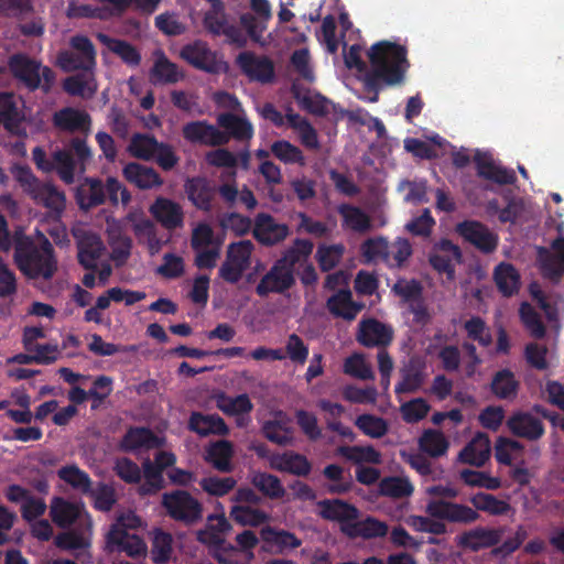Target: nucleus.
<instances>
[{"mask_svg": "<svg viewBox=\"0 0 564 564\" xmlns=\"http://www.w3.org/2000/svg\"><path fill=\"white\" fill-rule=\"evenodd\" d=\"M518 270L508 262L499 263L494 270V281L498 291L506 297L518 293L521 282Z\"/></svg>", "mask_w": 564, "mask_h": 564, "instance_id": "42", "label": "nucleus"}, {"mask_svg": "<svg viewBox=\"0 0 564 564\" xmlns=\"http://www.w3.org/2000/svg\"><path fill=\"white\" fill-rule=\"evenodd\" d=\"M357 340L367 348H386L393 339V330L377 318L370 317L359 322Z\"/></svg>", "mask_w": 564, "mask_h": 564, "instance_id": "18", "label": "nucleus"}, {"mask_svg": "<svg viewBox=\"0 0 564 564\" xmlns=\"http://www.w3.org/2000/svg\"><path fill=\"white\" fill-rule=\"evenodd\" d=\"M236 64L250 82L271 84L275 79V66L267 55H258L251 51L238 54Z\"/></svg>", "mask_w": 564, "mask_h": 564, "instance_id": "12", "label": "nucleus"}, {"mask_svg": "<svg viewBox=\"0 0 564 564\" xmlns=\"http://www.w3.org/2000/svg\"><path fill=\"white\" fill-rule=\"evenodd\" d=\"M469 501L477 512L484 511L491 516H503L511 509V506L507 501L500 500L491 494L481 491L471 496Z\"/></svg>", "mask_w": 564, "mask_h": 564, "instance_id": "53", "label": "nucleus"}, {"mask_svg": "<svg viewBox=\"0 0 564 564\" xmlns=\"http://www.w3.org/2000/svg\"><path fill=\"white\" fill-rule=\"evenodd\" d=\"M77 258L86 270H96L97 261L105 249L101 239L95 234H85L77 241Z\"/></svg>", "mask_w": 564, "mask_h": 564, "instance_id": "33", "label": "nucleus"}, {"mask_svg": "<svg viewBox=\"0 0 564 564\" xmlns=\"http://www.w3.org/2000/svg\"><path fill=\"white\" fill-rule=\"evenodd\" d=\"M57 476L74 490L83 495L93 494V480L90 476L76 464L63 466L57 470Z\"/></svg>", "mask_w": 564, "mask_h": 564, "instance_id": "48", "label": "nucleus"}, {"mask_svg": "<svg viewBox=\"0 0 564 564\" xmlns=\"http://www.w3.org/2000/svg\"><path fill=\"white\" fill-rule=\"evenodd\" d=\"M355 425L365 435L372 438H381L389 430L388 423L383 417L367 413L358 415Z\"/></svg>", "mask_w": 564, "mask_h": 564, "instance_id": "63", "label": "nucleus"}, {"mask_svg": "<svg viewBox=\"0 0 564 564\" xmlns=\"http://www.w3.org/2000/svg\"><path fill=\"white\" fill-rule=\"evenodd\" d=\"M14 262L19 270L30 279L50 280L57 271V259L51 241L40 234L36 243L23 231L13 235Z\"/></svg>", "mask_w": 564, "mask_h": 564, "instance_id": "2", "label": "nucleus"}, {"mask_svg": "<svg viewBox=\"0 0 564 564\" xmlns=\"http://www.w3.org/2000/svg\"><path fill=\"white\" fill-rule=\"evenodd\" d=\"M230 518L240 525L258 527L268 520V514L252 506L236 505L230 510Z\"/></svg>", "mask_w": 564, "mask_h": 564, "instance_id": "61", "label": "nucleus"}, {"mask_svg": "<svg viewBox=\"0 0 564 564\" xmlns=\"http://www.w3.org/2000/svg\"><path fill=\"white\" fill-rule=\"evenodd\" d=\"M326 307L334 317L350 322L357 317L365 305L352 300V293L349 289H340L328 297Z\"/></svg>", "mask_w": 564, "mask_h": 564, "instance_id": "25", "label": "nucleus"}, {"mask_svg": "<svg viewBox=\"0 0 564 564\" xmlns=\"http://www.w3.org/2000/svg\"><path fill=\"white\" fill-rule=\"evenodd\" d=\"M291 93L306 111L316 116H326L329 112L330 101L321 94L311 95L310 90L302 93L301 86L296 83L292 84Z\"/></svg>", "mask_w": 564, "mask_h": 564, "instance_id": "46", "label": "nucleus"}, {"mask_svg": "<svg viewBox=\"0 0 564 564\" xmlns=\"http://www.w3.org/2000/svg\"><path fill=\"white\" fill-rule=\"evenodd\" d=\"M31 198L50 210L53 217L59 218L66 207L65 193L51 183H42Z\"/></svg>", "mask_w": 564, "mask_h": 564, "instance_id": "32", "label": "nucleus"}, {"mask_svg": "<svg viewBox=\"0 0 564 564\" xmlns=\"http://www.w3.org/2000/svg\"><path fill=\"white\" fill-rule=\"evenodd\" d=\"M216 403L217 408L227 415L248 414L253 409V404L246 393L236 397L221 393L217 397Z\"/></svg>", "mask_w": 564, "mask_h": 564, "instance_id": "56", "label": "nucleus"}, {"mask_svg": "<svg viewBox=\"0 0 564 564\" xmlns=\"http://www.w3.org/2000/svg\"><path fill=\"white\" fill-rule=\"evenodd\" d=\"M161 506L170 519L186 527L195 525L203 519V503L185 489L164 492Z\"/></svg>", "mask_w": 564, "mask_h": 564, "instance_id": "5", "label": "nucleus"}, {"mask_svg": "<svg viewBox=\"0 0 564 564\" xmlns=\"http://www.w3.org/2000/svg\"><path fill=\"white\" fill-rule=\"evenodd\" d=\"M271 464L276 470L297 477H307L312 470V463L308 458L293 451L276 455Z\"/></svg>", "mask_w": 564, "mask_h": 564, "instance_id": "34", "label": "nucleus"}, {"mask_svg": "<svg viewBox=\"0 0 564 564\" xmlns=\"http://www.w3.org/2000/svg\"><path fill=\"white\" fill-rule=\"evenodd\" d=\"M153 218L165 229L175 230L184 225L183 207L175 200L159 196L149 207Z\"/></svg>", "mask_w": 564, "mask_h": 564, "instance_id": "21", "label": "nucleus"}, {"mask_svg": "<svg viewBox=\"0 0 564 564\" xmlns=\"http://www.w3.org/2000/svg\"><path fill=\"white\" fill-rule=\"evenodd\" d=\"M490 441L485 433H477L459 452L458 462L476 467H482L490 458Z\"/></svg>", "mask_w": 564, "mask_h": 564, "instance_id": "28", "label": "nucleus"}, {"mask_svg": "<svg viewBox=\"0 0 564 564\" xmlns=\"http://www.w3.org/2000/svg\"><path fill=\"white\" fill-rule=\"evenodd\" d=\"M188 429L199 436H225L229 433V427L223 417L217 414H203L200 412H192Z\"/></svg>", "mask_w": 564, "mask_h": 564, "instance_id": "31", "label": "nucleus"}, {"mask_svg": "<svg viewBox=\"0 0 564 564\" xmlns=\"http://www.w3.org/2000/svg\"><path fill=\"white\" fill-rule=\"evenodd\" d=\"M180 56L194 68L208 74H220L227 67V64L218 58L217 53L209 47L208 43L202 40L184 45Z\"/></svg>", "mask_w": 564, "mask_h": 564, "instance_id": "10", "label": "nucleus"}, {"mask_svg": "<svg viewBox=\"0 0 564 564\" xmlns=\"http://www.w3.org/2000/svg\"><path fill=\"white\" fill-rule=\"evenodd\" d=\"M554 253H547L542 259L541 268L544 275L557 280L564 273V237L554 239L551 243Z\"/></svg>", "mask_w": 564, "mask_h": 564, "instance_id": "50", "label": "nucleus"}, {"mask_svg": "<svg viewBox=\"0 0 564 564\" xmlns=\"http://www.w3.org/2000/svg\"><path fill=\"white\" fill-rule=\"evenodd\" d=\"M455 231L465 242L484 254L494 253L499 246L498 234L479 220H463L456 225Z\"/></svg>", "mask_w": 564, "mask_h": 564, "instance_id": "9", "label": "nucleus"}, {"mask_svg": "<svg viewBox=\"0 0 564 564\" xmlns=\"http://www.w3.org/2000/svg\"><path fill=\"white\" fill-rule=\"evenodd\" d=\"M124 178L140 189H150L163 184L160 174L151 166L138 162L128 163L122 171Z\"/></svg>", "mask_w": 564, "mask_h": 564, "instance_id": "29", "label": "nucleus"}, {"mask_svg": "<svg viewBox=\"0 0 564 564\" xmlns=\"http://www.w3.org/2000/svg\"><path fill=\"white\" fill-rule=\"evenodd\" d=\"M144 482L139 487L142 496L154 495L164 488L163 471L149 458L142 464Z\"/></svg>", "mask_w": 564, "mask_h": 564, "instance_id": "58", "label": "nucleus"}, {"mask_svg": "<svg viewBox=\"0 0 564 564\" xmlns=\"http://www.w3.org/2000/svg\"><path fill=\"white\" fill-rule=\"evenodd\" d=\"M160 143L152 134L135 133L132 135L128 149L132 156L149 161L154 159Z\"/></svg>", "mask_w": 564, "mask_h": 564, "instance_id": "54", "label": "nucleus"}, {"mask_svg": "<svg viewBox=\"0 0 564 564\" xmlns=\"http://www.w3.org/2000/svg\"><path fill=\"white\" fill-rule=\"evenodd\" d=\"M507 425L514 436L529 441H538L545 433L542 421L529 412H517L512 414L508 419Z\"/></svg>", "mask_w": 564, "mask_h": 564, "instance_id": "23", "label": "nucleus"}, {"mask_svg": "<svg viewBox=\"0 0 564 564\" xmlns=\"http://www.w3.org/2000/svg\"><path fill=\"white\" fill-rule=\"evenodd\" d=\"M218 124L238 141L250 140L253 135V127L251 122L231 112H225L218 116Z\"/></svg>", "mask_w": 564, "mask_h": 564, "instance_id": "45", "label": "nucleus"}, {"mask_svg": "<svg viewBox=\"0 0 564 564\" xmlns=\"http://www.w3.org/2000/svg\"><path fill=\"white\" fill-rule=\"evenodd\" d=\"M213 10L205 13L204 26L215 36L224 35L227 41L232 44L243 45L246 37L241 29L227 21L226 14L223 12L220 0H210Z\"/></svg>", "mask_w": 564, "mask_h": 564, "instance_id": "15", "label": "nucleus"}, {"mask_svg": "<svg viewBox=\"0 0 564 564\" xmlns=\"http://www.w3.org/2000/svg\"><path fill=\"white\" fill-rule=\"evenodd\" d=\"M322 475L330 481L326 486V490L330 495H345L352 489V478L350 474L345 475V469L340 465H326L322 470Z\"/></svg>", "mask_w": 564, "mask_h": 564, "instance_id": "49", "label": "nucleus"}, {"mask_svg": "<svg viewBox=\"0 0 564 564\" xmlns=\"http://www.w3.org/2000/svg\"><path fill=\"white\" fill-rule=\"evenodd\" d=\"M425 361L416 356L409 358L400 369L401 380L395 384V394L415 393L425 382L426 379Z\"/></svg>", "mask_w": 564, "mask_h": 564, "instance_id": "19", "label": "nucleus"}, {"mask_svg": "<svg viewBox=\"0 0 564 564\" xmlns=\"http://www.w3.org/2000/svg\"><path fill=\"white\" fill-rule=\"evenodd\" d=\"M8 66L12 76L30 91L42 88L44 93H48L54 84V72L47 66H42L40 62L24 53L11 55Z\"/></svg>", "mask_w": 564, "mask_h": 564, "instance_id": "4", "label": "nucleus"}, {"mask_svg": "<svg viewBox=\"0 0 564 564\" xmlns=\"http://www.w3.org/2000/svg\"><path fill=\"white\" fill-rule=\"evenodd\" d=\"M519 314L523 326L532 337L535 339H542L545 336V325L543 324L540 314L531 304L527 302L522 303L519 310Z\"/></svg>", "mask_w": 564, "mask_h": 564, "instance_id": "62", "label": "nucleus"}, {"mask_svg": "<svg viewBox=\"0 0 564 564\" xmlns=\"http://www.w3.org/2000/svg\"><path fill=\"white\" fill-rule=\"evenodd\" d=\"M338 213L343 217L344 223L355 231L366 232L371 228L369 216L357 206L341 204L338 207Z\"/></svg>", "mask_w": 564, "mask_h": 564, "instance_id": "59", "label": "nucleus"}, {"mask_svg": "<svg viewBox=\"0 0 564 564\" xmlns=\"http://www.w3.org/2000/svg\"><path fill=\"white\" fill-rule=\"evenodd\" d=\"M184 188L187 198L197 209L203 212L212 210L215 189L207 178L202 176L187 178Z\"/></svg>", "mask_w": 564, "mask_h": 564, "instance_id": "27", "label": "nucleus"}, {"mask_svg": "<svg viewBox=\"0 0 564 564\" xmlns=\"http://www.w3.org/2000/svg\"><path fill=\"white\" fill-rule=\"evenodd\" d=\"M314 249V243L308 239L296 238L293 243L286 248L282 256L276 259L285 268L295 273V267H302L308 262L310 256Z\"/></svg>", "mask_w": 564, "mask_h": 564, "instance_id": "39", "label": "nucleus"}, {"mask_svg": "<svg viewBox=\"0 0 564 564\" xmlns=\"http://www.w3.org/2000/svg\"><path fill=\"white\" fill-rule=\"evenodd\" d=\"M502 535L503 529L476 528L460 534L458 544L471 551H479L499 544Z\"/></svg>", "mask_w": 564, "mask_h": 564, "instance_id": "26", "label": "nucleus"}, {"mask_svg": "<svg viewBox=\"0 0 564 564\" xmlns=\"http://www.w3.org/2000/svg\"><path fill=\"white\" fill-rule=\"evenodd\" d=\"M93 152L85 138H72L67 148L53 152V171L65 184L75 182L77 167L84 173L86 165L91 161Z\"/></svg>", "mask_w": 564, "mask_h": 564, "instance_id": "3", "label": "nucleus"}, {"mask_svg": "<svg viewBox=\"0 0 564 564\" xmlns=\"http://www.w3.org/2000/svg\"><path fill=\"white\" fill-rule=\"evenodd\" d=\"M520 381L508 369L498 370L491 379L490 391L499 400L512 401L518 397Z\"/></svg>", "mask_w": 564, "mask_h": 564, "instance_id": "37", "label": "nucleus"}, {"mask_svg": "<svg viewBox=\"0 0 564 564\" xmlns=\"http://www.w3.org/2000/svg\"><path fill=\"white\" fill-rule=\"evenodd\" d=\"M108 542L116 545L120 551L126 552L131 557L142 556L147 552V545L140 536L129 534L127 530L120 528H112L110 530Z\"/></svg>", "mask_w": 564, "mask_h": 564, "instance_id": "40", "label": "nucleus"}, {"mask_svg": "<svg viewBox=\"0 0 564 564\" xmlns=\"http://www.w3.org/2000/svg\"><path fill=\"white\" fill-rule=\"evenodd\" d=\"M252 235L262 246L272 247L288 238L290 228L286 224L276 223L270 214L259 213L254 218Z\"/></svg>", "mask_w": 564, "mask_h": 564, "instance_id": "16", "label": "nucleus"}, {"mask_svg": "<svg viewBox=\"0 0 564 564\" xmlns=\"http://www.w3.org/2000/svg\"><path fill=\"white\" fill-rule=\"evenodd\" d=\"M337 454L354 464L362 466V464L379 465L382 462V456L372 445L360 446H339Z\"/></svg>", "mask_w": 564, "mask_h": 564, "instance_id": "47", "label": "nucleus"}, {"mask_svg": "<svg viewBox=\"0 0 564 564\" xmlns=\"http://www.w3.org/2000/svg\"><path fill=\"white\" fill-rule=\"evenodd\" d=\"M449 447V442L438 430L427 429L419 438V448L430 457L444 456Z\"/></svg>", "mask_w": 564, "mask_h": 564, "instance_id": "51", "label": "nucleus"}, {"mask_svg": "<svg viewBox=\"0 0 564 564\" xmlns=\"http://www.w3.org/2000/svg\"><path fill=\"white\" fill-rule=\"evenodd\" d=\"M53 126L65 132H83L86 135L91 128V117L85 111L73 107H64L54 112Z\"/></svg>", "mask_w": 564, "mask_h": 564, "instance_id": "22", "label": "nucleus"}, {"mask_svg": "<svg viewBox=\"0 0 564 564\" xmlns=\"http://www.w3.org/2000/svg\"><path fill=\"white\" fill-rule=\"evenodd\" d=\"M159 446V437L149 427H130L120 442V448L124 452L152 449Z\"/></svg>", "mask_w": 564, "mask_h": 564, "instance_id": "38", "label": "nucleus"}, {"mask_svg": "<svg viewBox=\"0 0 564 564\" xmlns=\"http://www.w3.org/2000/svg\"><path fill=\"white\" fill-rule=\"evenodd\" d=\"M182 76L177 65L170 62L164 54L155 61L151 69V79L154 84H175Z\"/></svg>", "mask_w": 564, "mask_h": 564, "instance_id": "57", "label": "nucleus"}, {"mask_svg": "<svg viewBox=\"0 0 564 564\" xmlns=\"http://www.w3.org/2000/svg\"><path fill=\"white\" fill-rule=\"evenodd\" d=\"M425 510L432 518L449 523L471 524L480 518L475 509L443 499L429 501Z\"/></svg>", "mask_w": 564, "mask_h": 564, "instance_id": "13", "label": "nucleus"}, {"mask_svg": "<svg viewBox=\"0 0 564 564\" xmlns=\"http://www.w3.org/2000/svg\"><path fill=\"white\" fill-rule=\"evenodd\" d=\"M317 506L318 516L326 521L338 523L340 532L346 536H348L355 520L360 516V511L355 505L339 498L321 500Z\"/></svg>", "mask_w": 564, "mask_h": 564, "instance_id": "11", "label": "nucleus"}, {"mask_svg": "<svg viewBox=\"0 0 564 564\" xmlns=\"http://www.w3.org/2000/svg\"><path fill=\"white\" fill-rule=\"evenodd\" d=\"M97 40L107 46V48L116 54L129 67H138L141 63V54L139 50L126 40L115 39L106 33H98Z\"/></svg>", "mask_w": 564, "mask_h": 564, "instance_id": "36", "label": "nucleus"}, {"mask_svg": "<svg viewBox=\"0 0 564 564\" xmlns=\"http://www.w3.org/2000/svg\"><path fill=\"white\" fill-rule=\"evenodd\" d=\"M453 260L460 262L462 250L449 239L443 238L433 246L429 253V262L431 267L438 273H445L449 279L454 278L455 268Z\"/></svg>", "mask_w": 564, "mask_h": 564, "instance_id": "20", "label": "nucleus"}, {"mask_svg": "<svg viewBox=\"0 0 564 564\" xmlns=\"http://www.w3.org/2000/svg\"><path fill=\"white\" fill-rule=\"evenodd\" d=\"M77 508L63 498H55L51 507L52 520L61 528L72 525L77 519Z\"/></svg>", "mask_w": 564, "mask_h": 564, "instance_id": "64", "label": "nucleus"}, {"mask_svg": "<svg viewBox=\"0 0 564 564\" xmlns=\"http://www.w3.org/2000/svg\"><path fill=\"white\" fill-rule=\"evenodd\" d=\"M253 249L250 240L231 242L227 248L226 259L219 267V278L230 284L238 283L250 265Z\"/></svg>", "mask_w": 564, "mask_h": 564, "instance_id": "8", "label": "nucleus"}, {"mask_svg": "<svg viewBox=\"0 0 564 564\" xmlns=\"http://www.w3.org/2000/svg\"><path fill=\"white\" fill-rule=\"evenodd\" d=\"M367 55L370 68L365 74L364 85L368 93H372L367 101L377 102L380 90L404 83L410 67L408 50L403 45L384 40L372 44Z\"/></svg>", "mask_w": 564, "mask_h": 564, "instance_id": "1", "label": "nucleus"}, {"mask_svg": "<svg viewBox=\"0 0 564 564\" xmlns=\"http://www.w3.org/2000/svg\"><path fill=\"white\" fill-rule=\"evenodd\" d=\"M251 484L264 496L272 500L282 499L285 489L275 475L258 471L251 476Z\"/></svg>", "mask_w": 564, "mask_h": 564, "instance_id": "52", "label": "nucleus"}, {"mask_svg": "<svg viewBox=\"0 0 564 564\" xmlns=\"http://www.w3.org/2000/svg\"><path fill=\"white\" fill-rule=\"evenodd\" d=\"M183 137L191 143L219 147L228 143L229 137L206 120L191 121L183 126Z\"/></svg>", "mask_w": 564, "mask_h": 564, "instance_id": "17", "label": "nucleus"}, {"mask_svg": "<svg viewBox=\"0 0 564 564\" xmlns=\"http://www.w3.org/2000/svg\"><path fill=\"white\" fill-rule=\"evenodd\" d=\"M361 253L367 262L380 259L388 265L392 264L390 259V243L383 237L369 238L364 241L361 245Z\"/></svg>", "mask_w": 564, "mask_h": 564, "instance_id": "60", "label": "nucleus"}, {"mask_svg": "<svg viewBox=\"0 0 564 564\" xmlns=\"http://www.w3.org/2000/svg\"><path fill=\"white\" fill-rule=\"evenodd\" d=\"M477 175L481 178L491 181L499 185H512L517 181L513 170L506 169L495 164L490 156L479 152L474 156Z\"/></svg>", "mask_w": 564, "mask_h": 564, "instance_id": "24", "label": "nucleus"}, {"mask_svg": "<svg viewBox=\"0 0 564 564\" xmlns=\"http://www.w3.org/2000/svg\"><path fill=\"white\" fill-rule=\"evenodd\" d=\"M232 456V443L227 440H218L206 448L205 460L220 473H230L234 469Z\"/></svg>", "mask_w": 564, "mask_h": 564, "instance_id": "35", "label": "nucleus"}, {"mask_svg": "<svg viewBox=\"0 0 564 564\" xmlns=\"http://www.w3.org/2000/svg\"><path fill=\"white\" fill-rule=\"evenodd\" d=\"M295 283V273L275 260L257 284L256 294L262 299L270 294H284Z\"/></svg>", "mask_w": 564, "mask_h": 564, "instance_id": "14", "label": "nucleus"}, {"mask_svg": "<svg viewBox=\"0 0 564 564\" xmlns=\"http://www.w3.org/2000/svg\"><path fill=\"white\" fill-rule=\"evenodd\" d=\"M24 115L19 109L15 95L9 91L0 93V123L12 133L19 134Z\"/></svg>", "mask_w": 564, "mask_h": 564, "instance_id": "30", "label": "nucleus"}, {"mask_svg": "<svg viewBox=\"0 0 564 564\" xmlns=\"http://www.w3.org/2000/svg\"><path fill=\"white\" fill-rule=\"evenodd\" d=\"M72 50L61 51L57 63L65 72H90L96 67V48L91 40L83 34L73 35L69 39Z\"/></svg>", "mask_w": 564, "mask_h": 564, "instance_id": "7", "label": "nucleus"}, {"mask_svg": "<svg viewBox=\"0 0 564 564\" xmlns=\"http://www.w3.org/2000/svg\"><path fill=\"white\" fill-rule=\"evenodd\" d=\"M207 528L197 532V540L202 543L213 542L215 544H224V540L216 533H225L231 529V525L224 513L209 514L207 517Z\"/></svg>", "mask_w": 564, "mask_h": 564, "instance_id": "55", "label": "nucleus"}, {"mask_svg": "<svg viewBox=\"0 0 564 564\" xmlns=\"http://www.w3.org/2000/svg\"><path fill=\"white\" fill-rule=\"evenodd\" d=\"M88 187L80 186L76 191V202L80 209L89 210L106 202L105 186L100 180L87 178Z\"/></svg>", "mask_w": 564, "mask_h": 564, "instance_id": "43", "label": "nucleus"}, {"mask_svg": "<svg viewBox=\"0 0 564 564\" xmlns=\"http://www.w3.org/2000/svg\"><path fill=\"white\" fill-rule=\"evenodd\" d=\"M189 245L195 253L194 265L197 269L212 270L217 265L223 240L208 223L200 221L192 229Z\"/></svg>", "mask_w": 564, "mask_h": 564, "instance_id": "6", "label": "nucleus"}, {"mask_svg": "<svg viewBox=\"0 0 564 564\" xmlns=\"http://www.w3.org/2000/svg\"><path fill=\"white\" fill-rule=\"evenodd\" d=\"M350 532L347 538L364 540H371L377 538H383L388 534L389 528L384 521H380L375 517L368 516L360 520H355Z\"/></svg>", "mask_w": 564, "mask_h": 564, "instance_id": "44", "label": "nucleus"}, {"mask_svg": "<svg viewBox=\"0 0 564 564\" xmlns=\"http://www.w3.org/2000/svg\"><path fill=\"white\" fill-rule=\"evenodd\" d=\"M262 541L275 547V553L283 554L289 550H294L301 546L302 541L294 533L284 529H276L273 527H264L260 531Z\"/></svg>", "mask_w": 564, "mask_h": 564, "instance_id": "41", "label": "nucleus"}]
</instances>
